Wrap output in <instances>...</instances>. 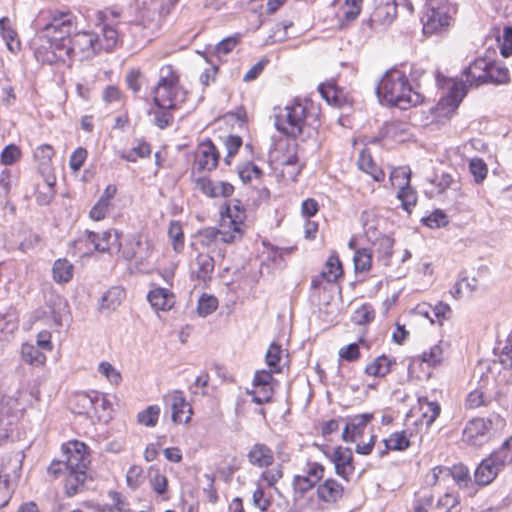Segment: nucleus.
Listing matches in <instances>:
<instances>
[{
	"mask_svg": "<svg viewBox=\"0 0 512 512\" xmlns=\"http://www.w3.org/2000/svg\"><path fill=\"white\" fill-rule=\"evenodd\" d=\"M99 53L98 33L91 31H75L68 39L64 48L65 58L69 61L89 60Z\"/></svg>",
	"mask_w": 512,
	"mask_h": 512,
	"instance_id": "obj_7",
	"label": "nucleus"
},
{
	"mask_svg": "<svg viewBox=\"0 0 512 512\" xmlns=\"http://www.w3.org/2000/svg\"><path fill=\"white\" fill-rule=\"evenodd\" d=\"M160 415V407L158 405H150L137 415V421L147 427H154Z\"/></svg>",
	"mask_w": 512,
	"mask_h": 512,
	"instance_id": "obj_45",
	"label": "nucleus"
},
{
	"mask_svg": "<svg viewBox=\"0 0 512 512\" xmlns=\"http://www.w3.org/2000/svg\"><path fill=\"white\" fill-rule=\"evenodd\" d=\"M77 30V17L69 10H54L50 13V21L42 28L39 39H52L56 48H63L68 39Z\"/></svg>",
	"mask_w": 512,
	"mask_h": 512,
	"instance_id": "obj_5",
	"label": "nucleus"
},
{
	"mask_svg": "<svg viewBox=\"0 0 512 512\" xmlns=\"http://www.w3.org/2000/svg\"><path fill=\"white\" fill-rule=\"evenodd\" d=\"M393 245L394 239L386 235L378 238L373 244L377 261L385 267L390 265L393 254Z\"/></svg>",
	"mask_w": 512,
	"mask_h": 512,
	"instance_id": "obj_24",
	"label": "nucleus"
},
{
	"mask_svg": "<svg viewBox=\"0 0 512 512\" xmlns=\"http://www.w3.org/2000/svg\"><path fill=\"white\" fill-rule=\"evenodd\" d=\"M21 157V150L15 144L7 145L1 152L0 161L8 166L17 162Z\"/></svg>",
	"mask_w": 512,
	"mask_h": 512,
	"instance_id": "obj_57",
	"label": "nucleus"
},
{
	"mask_svg": "<svg viewBox=\"0 0 512 512\" xmlns=\"http://www.w3.org/2000/svg\"><path fill=\"white\" fill-rule=\"evenodd\" d=\"M380 102L406 110L422 103L423 96L413 89L406 74L398 69L388 70L376 86Z\"/></svg>",
	"mask_w": 512,
	"mask_h": 512,
	"instance_id": "obj_1",
	"label": "nucleus"
},
{
	"mask_svg": "<svg viewBox=\"0 0 512 512\" xmlns=\"http://www.w3.org/2000/svg\"><path fill=\"white\" fill-rule=\"evenodd\" d=\"M502 56L509 57L512 55V27L506 26L503 30V42L500 47Z\"/></svg>",
	"mask_w": 512,
	"mask_h": 512,
	"instance_id": "obj_64",
	"label": "nucleus"
},
{
	"mask_svg": "<svg viewBox=\"0 0 512 512\" xmlns=\"http://www.w3.org/2000/svg\"><path fill=\"white\" fill-rule=\"evenodd\" d=\"M357 164H358L359 169L362 170L363 172L371 175L373 180H375L377 182H381L384 180L385 173L383 172V170L381 168H379L375 164V162L372 159V156L366 150H363L360 153Z\"/></svg>",
	"mask_w": 512,
	"mask_h": 512,
	"instance_id": "obj_27",
	"label": "nucleus"
},
{
	"mask_svg": "<svg viewBox=\"0 0 512 512\" xmlns=\"http://www.w3.org/2000/svg\"><path fill=\"white\" fill-rule=\"evenodd\" d=\"M144 481L143 469L141 466L133 465L126 473V482L132 490L137 489Z\"/></svg>",
	"mask_w": 512,
	"mask_h": 512,
	"instance_id": "obj_56",
	"label": "nucleus"
},
{
	"mask_svg": "<svg viewBox=\"0 0 512 512\" xmlns=\"http://www.w3.org/2000/svg\"><path fill=\"white\" fill-rule=\"evenodd\" d=\"M431 312L433 317L426 312L425 315L431 320L432 323L437 321L439 324H442L443 320H446L451 315V308L448 304L439 302L434 307L431 308Z\"/></svg>",
	"mask_w": 512,
	"mask_h": 512,
	"instance_id": "obj_55",
	"label": "nucleus"
},
{
	"mask_svg": "<svg viewBox=\"0 0 512 512\" xmlns=\"http://www.w3.org/2000/svg\"><path fill=\"white\" fill-rule=\"evenodd\" d=\"M488 402V397L483 391L478 389L471 391L466 398V406L471 409L486 406Z\"/></svg>",
	"mask_w": 512,
	"mask_h": 512,
	"instance_id": "obj_59",
	"label": "nucleus"
},
{
	"mask_svg": "<svg viewBox=\"0 0 512 512\" xmlns=\"http://www.w3.org/2000/svg\"><path fill=\"white\" fill-rule=\"evenodd\" d=\"M425 225L430 228L444 227L447 223V216L441 210H435L427 218L424 219Z\"/></svg>",
	"mask_w": 512,
	"mask_h": 512,
	"instance_id": "obj_61",
	"label": "nucleus"
},
{
	"mask_svg": "<svg viewBox=\"0 0 512 512\" xmlns=\"http://www.w3.org/2000/svg\"><path fill=\"white\" fill-rule=\"evenodd\" d=\"M64 48H56L52 39H46V44H41L35 48L34 55L37 61L44 64H55L59 61L66 62Z\"/></svg>",
	"mask_w": 512,
	"mask_h": 512,
	"instance_id": "obj_16",
	"label": "nucleus"
},
{
	"mask_svg": "<svg viewBox=\"0 0 512 512\" xmlns=\"http://www.w3.org/2000/svg\"><path fill=\"white\" fill-rule=\"evenodd\" d=\"M100 32L98 33V42L100 44V52L112 51L118 44L120 35L114 24L103 22L98 25Z\"/></svg>",
	"mask_w": 512,
	"mask_h": 512,
	"instance_id": "obj_19",
	"label": "nucleus"
},
{
	"mask_svg": "<svg viewBox=\"0 0 512 512\" xmlns=\"http://www.w3.org/2000/svg\"><path fill=\"white\" fill-rule=\"evenodd\" d=\"M219 152L210 139L201 142L195 155V167L197 171H212L219 162Z\"/></svg>",
	"mask_w": 512,
	"mask_h": 512,
	"instance_id": "obj_13",
	"label": "nucleus"
},
{
	"mask_svg": "<svg viewBox=\"0 0 512 512\" xmlns=\"http://www.w3.org/2000/svg\"><path fill=\"white\" fill-rule=\"evenodd\" d=\"M343 273L341 262L337 255H331L325 264L321 273L323 279L327 282H335Z\"/></svg>",
	"mask_w": 512,
	"mask_h": 512,
	"instance_id": "obj_38",
	"label": "nucleus"
},
{
	"mask_svg": "<svg viewBox=\"0 0 512 512\" xmlns=\"http://www.w3.org/2000/svg\"><path fill=\"white\" fill-rule=\"evenodd\" d=\"M506 420L499 414L487 418H473L467 422L462 440L469 446L482 447L497 438L505 429Z\"/></svg>",
	"mask_w": 512,
	"mask_h": 512,
	"instance_id": "obj_4",
	"label": "nucleus"
},
{
	"mask_svg": "<svg viewBox=\"0 0 512 512\" xmlns=\"http://www.w3.org/2000/svg\"><path fill=\"white\" fill-rule=\"evenodd\" d=\"M502 469L490 457L485 458L475 471V481L479 485L490 484Z\"/></svg>",
	"mask_w": 512,
	"mask_h": 512,
	"instance_id": "obj_21",
	"label": "nucleus"
},
{
	"mask_svg": "<svg viewBox=\"0 0 512 512\" xmlns=\"http://www.w3.org/2000/svg\"><path fill=\"white\" fill-rule=\"evenodd\" d=\"M86 239L99 252L112 253L114 249L119 250L121 247L120 234L116 230L104 231L101 234L86 231Z\"/></svg>",
	"mask_w": 512,
	"mask_h": 512,
	"instance_id": "obj_14",
	"label": "nucleus"
},
{
	"mask_svg": "<svg viewBox=\"0 0 512 512\" xmlns=\"http://www.w3.org/2000/svg\"><path fill=\"white\" fill-rule=\"evenodd\" d=\"M65 471L86 472L90 463L87 446L79 441H71L64 451Z\"/></svg>",
	"mask_w": 512,
	"mask_h": 512,
	"instance_id": "obj_11",
	"label": "nucleus"
},
{
	"mask_svg": "<svg viewBox=\"0 0 512 512\" xmlns=\"http://www.w3.org/2000/svg\"><path fill=\"white\" fill-rule=\"evenodd\" d=\"M148 301L155 310H168L174 305L173 294L165 288H156L147 295Z\"/></svg>",
	"mask_w": 512,
	"mask_h": 512,
	"instance_id": "obj_23",
	"label": "nucleus"
},
{
	"mask_svg": "<svg viewBox=\"0 0 512 512\" xmlns=\"http://www.w3.org/2000/svg\"><path fill=\"white\" fill-rule=\"evenodd\" d=\"M469 171L476 184L482 183L488 174V167L481 158H472L469 161Z\"/></svg>",
	"mask_w": 512,
	"mask_h": 512,
	"instance_id": "obj_48",
	"label": "nucleus"
},
{
	"mask_svg": "<svg viewBox=\"0 0 512 512\" xmlns=\"http://www.w3.org/2000/svg\"><path fill=\"white\" fill-rule=\"evenodd\" d=\"M87 150L85 148H77L70 156L69 166L73 171H79L87 158Z\"/></svg>",
	"mask_w": 512,
	"mask_h": 512,
	"instance_id": "obj_63",
	"label": "nucleus"
},
{
	"mask_svg": "<svg viewBox=\"0 0 512 512\" xmlns=\"http://www.w3.org/2000/svg\"><path fill=\"white\" fill-rule=\"evenodd\" d=\"M98 371L112 384L118 385L122 380L120 372L117 371L109 362H101L99 364Z\"/></svg>",
	"mask_w": 512,
	"mask_h": 512,
	"instance_id": "obj_58",
	"label": "nucleus"
},
{
	"mask_svg": "<svg viewBox=\"0 0 512 512\" xmlns=\"http://www.w3.org/2000/svg\"><path fill=\"white\" fill-rule=\"evenodd\" d=\"M394 359L388 358L386 355L378 356L374 361L365 368V373L374 377H385L391 371V366L395 365Z\"/></svg>",
	"mask_w": 512,
	"mask_h": 512,
	"instance_id": "obj_28",
	"label": "nucleus"
},
{
	"mask_svg": "<svg viewBox=\"0 0 512 512\" xmlns=\"http://www.w3.org/2000/svg\"><path fill=\"white\" fill-rule=\"evenodd\" d=\"M439 474L451 475L460 487L466 486L470 480L469 471L467 467L462 464L454 465L452 468L435 467L433 469L435 481L438 479Z\"/></svg>",
	"mask_w": 512,
	"mask_h": 512,
	"instance_id": "obj_26",
	"label": "nucleus"
},
{
	"mask_svg": "<svg viewBox=\"0 0 512 512\" xmlns=\"http://www.w3.org/2000/svg\"><path fill=\"white\" fill-rule=\"evenodd\" d=\"M373 419L371 413H364L354 416L348 424V428L351 429L352 434L356 439L362 436L365 427Z\"/></svg>",
	"mask_w": 512,
	"mask_h": 512,
	"instance_id": "obj_47",
	"label": "nucleus"
},
{
	"mask_svg": "<svg viewBox=\"0 0 512 512\" xmlns=\"http://www.w3.org/2000/svg\"><path fill=\"white\" fill-rule=\"evenodd\" d=\"M486 84H506L510 80L509 70L506 66L489 61V68L487 69Z\"/></svg>",
	"mask_w": 512,
	"mask_h": 512,
	"instance_id": "obj_32",
	"label": "nucleus"
},
{
	"mask_svg": "<svg viewBox=\"0 0 512 512\" xmlns=\"http://www.w3.org/2000/svg\"><path fill=\"white\" fill-rule=\"evenodd\" d=\"M74 267L67 259H57L52 267L53 279L57 283H67L73 278Z\"/></svg>",
	"mask_w": 512,
	"mask_h": 512,
	"instance_id": "obj_33",
	"label": "nucleus"
},
{
	"mask_svg": "<svg viewBox=\"0 0 512 512\" xmlns=\"http://www.w3.org/2000/svg\"><path fill=\"white\" fill-rule=\"evenodd\" d=\"M241 41V34L236 33L221 40L214 47V53L218 56L229 54Z\"/></svg>",
	"mask_w": 512,
	"mask_h": 512,
	"instance_id": "obj_46",
	"label": "nucleus"
},
{
	"mask_svg": "<svg viewBox=\"0 0 512 512\" xmlns=\"http://www.w3.org/2000/svg\"><path fill=\"white\" fill-rule=\"evenodd\" d=\"M426 13L422 17L423 33L432 35L447 30L457 13V5L448 0L425 1Z\"/></svg>",
	"mask_w": 512,
	"mask_h": 512,
	"instance_id": "obj_6",
	"label": "nucleus"
},
{
	"mask_svg": "<svg viewBox=\"0 0 512 512\" xmlns=\"http://www.w3.org/2000/svg\"><path fill=\"white\" fill-rule=\"evenodd\" d=\"M93 412L98 415L99 418L105 417L112 410V403L107 397L99 392H93Z\"/></svg>",
	"mask_w": 512,
	"mask_h": 512,
	"instance_id": "obj_49",
	"label": "nucleus"
},
{
	"mask_svg": "<svg viewBox=\"0 0 512 512\" xmlns=\"http://www.w3.org/2000/svg\"><path fill=\"white\" fill-rule=\"evenodd\" d=\"M242 222L237 221L231 214L230 208H227V216L223 217L221 229L208 227L200 231L199 243L204 247H210L217 242L233 243L242 238Z\"/></svg>",
	"mask_w": 512,
	"mask_h": 512,
	"instance_id": "obj_8",
	"label": "nucleus"
},
{
	"mask_svg": "<svg viewBox=\"0 0 512 512\" xmlns=\"http://www.w3.org/2000/svg\"><path fill=\"white\" fill-rule=\"evenodd\" d=\"M168 234L173 243V248L176 252H180L184 247V234L179 222H171Z\"/></svg>",
	"mask_w": 512,
	"mask_h": 512,
	"instance_id": "obj_52",
	"label": "nucleus"
},
{
	"mask_svg": "<svg viewBox=\"0 0 512 512\" xmlns=\"http://www.w3.org/2000/svg\"><path fill=\"white\" fill-rule=\"evenodd\" d=\"M125 297V290L119 286L111 287L101 297L99 302V309L101 311H113L123 301Z\"/></svg>",
	"mask_w": 512,
	"mask_h": 512,
	"instance_id": "obj_25",
	"label": "nucleus"
},
{
	"mask_svg": "<svg viewBox=\"0 0 512 512\" xmlns=\"http://www.w3.org/2000/svg\"><path fill=\"white\" fill-rule=\"evenodd\" d=\"M74 412L77 414H90L93 410V392L91 394L80 393L74 398Z\"/></svg>",
	"mask_w": 512,
	"mask_h": 512,
	"instance_id": "obj_50",
	"label": "nucleus"
},
{
	"mask_svg": "<svg viewBox=\"0 0 512 512\" xmlns=\"http://www.w3.org/2000/svg\"><path fill=\"white\" fill-rule=\"evenodd\" d=\"M444 359V351L441 343L435 344L421 354V361L427 363L429 366H437L442 363Z\"/></svg>",
	"mask_w": 512,
	"mask_h": 512,
	"instance_id": "obj_44",
	"label": "nucleus"
},
{
	"mask_svg": "<svg viewBox=\"0 0 512 512\" xmlns=\"http://www.w3.org/2000/svg\"><path fill=\"white\" fill-rule=\"evenodd\" d=\"M23 459L24 455L20 452L7 454L2 457L0 467V495L2 493L4 495L0 505H5L8 502L9 492H4V490H8L9 484L19 479Z\"/></svg>",
	"mask_w": 512,
	"mask_h": 512,
	"instance_id": "obj_10",
	"label": "nucleus"
},
{
	"mask_svg": "<svg viewBox=\"0 0 512 512\" xmlns=\"http://www.w3.org/2000/svg\"><path fill=\"white\" fill-rule=\"evenodd\" d=\"M151 154V146L143 140H138L137 145L130 150L122 152L121 158L128 162H136L138 158H146Z\"/></svg>",
	"mask_w": 512,
	"mask_h": 512,
	"instance_id": "obj_39",
	"label": "nucleus"
},
{
	"mask_svg": "<svg viewBox=\"0 0 512 512\" xmlns=\"http://www.w3.org/2000/svg\"><path fill=\"white\" fill-rule=\"evenodd\" d=\"M419 410L421 412L422 420L429 427L440 415L441 407L437 402L429 401L426 397L418 399Z\"/></svg>",
	"mask_w": 512,
	"mask_h": 512,
	"instance_id": "obj_30",
	"label": "nucleus"
},
{
	"mask_svg": "<svg viewBox=\"0 0 512 512\" xmlns=\"http://www.w3.org/2000/svg\"><path fill=\"white\" fill-rule=\"evenodd\" d=\"M489 61L486 58L475 59L463 72L465 81L447 79L439 72L436 75L437 85L441 88L447 86L448 93L442 97L440 104L448 106L451 112H454L466 96L468 87H478L486 84L487 69Z\"/></svg>",
	"mask_w": 512,
	"mask_h": 512,
	"instance_id": "obj_2",
	"label": "nucleus"
},
{
	"mask_svg": "<svg viewBox=\"0 0 512 512\" xmlns=\"http://www.w3.org/2000/svg\"><path fill=\"white\" fill-rule=\"evenodd\" d=\"M142 247L141 237L138 234L130 235L125 243H121V247L118 250L126 260L139 259L142 260L144 257L140 253Z\"/></svg>",
	"mask_w": 512,
	"mask_h": 512,
	"instance_id": "obj_29",
	"label": "nucleus"
},
{
	"mask_svg": "<svg viewBox=\"0 0 512 512\" xmlns=\"http://www.w3.org/2000/svg\"><path fill=\"white\" fill-rule=\"evenodd\" d=\"M308 102L295 100L291 105L286 106L284 110L275 117V127L283 134L296 138L305 125L307 118Z\"/></svg>",
	"mask_w": 512,
	"mask_h": 512,
	"instance_id": "obj_9",
	"label": "nucleus"
},
{
	"mask_svg": "<svg viewBox=\"0 0 512 512\" xmlns=\"http://www.w3.org/2000/svg\"><path fill=\"white\" fill-rule=\"evenodd\" d=\"M155 107L178 108L186 101L187 92L180 85L178 73L172 65H164L159 70V80L151 90Z\"/></svg>",
	"mask_w": 512,
	"mask_h": 512,
	"instance_id": "obj_3",
	"label": "nucleus"
},
{
	"mask_svg": "<svg viewBox=\"0 0 512 512\" xmlns=\"http://www.w3.org/2000/svg\"><path fill=\"white\" fill-rule=\"evenodd\" d=\"M353 262L357 273L369 271L372 264V252L366 248L357 249L354 253Z\"/></svg>",
	"mask_w": 512,
	"mask_h": 512,
	"instance_id": "obj_42",
	"label": "nucleus"
},
{
	"mask_svg": "<svg viewBox=\"0 0 512 512\" xmlns=\"http://www.w3.org/2000/svg\"><path fill=\"white\" fill-rule=\"evenodd\" d=\"M172 420L178 424H186L190 421L192 407L184 398L182 392L175 391L171 396Z\"/></svg>",
	"mask_w": 512,
	"mask_h": 512,
	"instance_id": "obj_17",
	"label": "nucleus"
},
{
	"mask_svg": "<svg viewBox=\"0 0 512 512\" xmlns=\"http://www.w3.org/2000/svg\"><path fill=\"white\" fill-rule=\"evenodd\" d=\"M238 176L243 183H249L252 179H259L263 172L253 162L247 161L237 167Z\"/></svg>",
	"mask_w": 512,
	"mask_h": 512,
	"instance_id": "obj_41",
	"label": "nucleus"
},
{
	"mask_svg": "<svg viewBox=\"0 0 512 512\" xmlns=\"http://www.w3.org/2000/svg\"><path fill=\"white\" fill-rule=\"evenodd\" d=\"M34 156L40 161L41 165L46 166L50 163L54 156V149L48 144L40 145L36 148Z\"/></svg>",
	"mask_w": 512,
	"mask_h": 512,
	"instance_id": "obj_62",
	"label": "nucleus"
},
{
	"mask_svg": "<svg viewBox=\"0 0 512 512\" xmlns=\"http://www.w3.org/2000/svg\"><path fill=\"white\" fill-rule=\"evenodd\" d=\"M317 495L324 502L335 503L342 497L343 487L336 480L329 478L318 486Z\"/></svg>",
	"mask_w": 512,
	"mask_h": 512,
	"instance_id": "obj_22",
	"label": "nucleus"
},
{
	"mask_svg": "<svg viewBox=\"0 0 512 512\" xmlns=\"http://www.w3.org/2000/svg\"><path fill=\"white\" fill-rule=\"evenodd\" d=\"M36 319L40 320L43 318H49L52 320L53 325L55 327L62 326V316L60 310L54 306L47 305L44 308H41L35 312Z\"/></svg>",
	"mask_w": 512,
	"mask_h": 512,
	"instance_id": "obj_51",
	"label": "nucleus"
},
{
	"mask_svg": "<svg viewBox=\"0 0 512 512\" xmlns=\"http://www.w3.org/2000/svg\"><path fill=\"white\" fill-rule=\"evenodd\" d=\"M218 307V300L212 295L203 294L197 306V311L200 316H207L213 313Z\"/></svg>",
	"mask_w": 512,
	"mask_h": 512,
	"instance_id": "obj_53",
	"label": "nucleus"
},
{
	"mask_svg": "<svg viewBox=\"0 0 512 512\" xmlns=\"http://www.w3.org/2000/svg\"><path fill=\"white\" fill-rule=\"evenodd\" d=\"M385 450L380 452V456L386 454L387 450L402 451L410 446V441L404 431L394 432L387 439L383 440Z\"/></svg>",
	"mask_w": 512,
	"mask_h": 512,
	"instance_id": "obj_34",
	"label": "nucleus"
},
{
	"mask_svg": "<svg viewBox=\"0 0 512 512\" xmlns=\"http://www.w3.org/2000/svg\"><path fill=\"white\" fill-rule=\"evenodd\" d=\"M374 10L369 19L364 22L370 29L385 27L393 22L397 15V5L395 0H372Z\"/></svg>",
	"mask_w": 512,
	"mask_h": 512,
	"instance_id": "obj_12",
	"label": "nucleus"
},
{
	"mask_svg": "<svg viewBox=\"0 0 512 512\" xmlns=\"http://www.w3.org/2000/svg\"><path fill=\"white\" fill-rule=\"evenodd\" d=\"M283 477V468L277 465L274 468L267 469L262 472L261 478L266 481L269 487H274L275 484Z\"/></svg>",
	"mask_w": 512,
	"mask_h": 512,
	"instance_id": "obj_60",
	"label": "nucleus"
},
{
	"mask_svg": "<svg viewBox=\"0 0 512 512\" xmlns=\"http://www.w3.org/2000/svg\"><path fill=\"white\" fill-rule=\"evenodd\" d=\"M156 110L150 109L148 114L153 116V124L159 129H165L171 126L174 122V116L171 113L176 108H163L156 107Z\"/></svg>",
	"mask_w": 512,
	"mask_h": 512,
	"instance_id": "obj_37",
	"label": "nucleus"
},
{
	"mask_svg": "<svg viewBox=\"0 0 512 512\" xmlns=\"http://www.w3.org/2000/svg\"><path fill=\"white\" fill-rule=\"evenodd\" d=\"M397 198L401 201L402 208L407 212H410L412 207L416 205L417 194L409 185V178H407L406 185L401 187L398 191Z\"/></svg>",
	"mask_w": 512,
	"mask_h": 512,
	"instance_id": "obj_40",
	"label": "nucleus"
},
{
	"mask_svg": "<svg viewBox=\"0 0 512 512\" xmlns=\"http://www.w3.org/2000/svg\"><path fill=\"white\" fill-rule=\"evenodd\" d=\"M214 267L215 261L212 256L205 253H199L192 264V275L202 282L210 281L214 272Z\"/></svg>",
	"mask_w": 512,
	"mask_h": 512,
	"instance_id": "obj_18",
	"label": "nucleus"
},
{
	"mask_svg": "<svg viewBox=\"0 0 512 512\" xmlns=\"http://www.w3.org/2000/svg\"><path fill=\"white\" fill-rule=\"evenodd\" d=\"M493 459L498 466L503 469L506 465L512 463V436L506 439L501 447L490 454L489 456Z\"/></svg>",
	"mask_w": 512,
	"mask_h": 512,
	"instance_id": "obj_35",
	"label": "nucleus"
},
{
	"mask_svg": "<svg viewBox=\"0 0 512 512\" xmlns=\"http://www.w3.org/2000/svg\"><path fill=\"white\" fill-rule=\"evenodd\" d=\"M375 311L372 305L365 303L354 311L351 321L356 325H365L374 320Z\"/></svg>",
	"mask_w": 512,
	"mask_h": 512,
	"instance_id": "obj_43",
	"label": "nucleus"
},
{
	"mask_svg": "<svg viewBox=\"0 0 512 512\" xmlns=\"http://www.w3.org/2000/svg\"><path fill=\"white\" fill-rule=\"evenodd\" d=\"M21 355L26 363L34 366H41L46 361V356L40 351V348L29 343L22 345Z\"/></svg>",
	"mask_w": 512,
	"mask_h": 512,
	"instance_id": "obj_36",
	"label": "nucleus"
},
{
	"mask_svg": "<svg viewBox=\"0 0 512 512\" xmlns=\"http://www.w3.org/2000/svg\"><path fill=\"white\" fill-rule=\"evenodd\" d=\"M250 464L257 467H268L274 461V454L271 448L263 443L254 444L248 452Z\"/></svg>",
	"mask_w": 512,
	"mask_h": 512,
	"instance_id": "obj_20",
	"label": "nucleus"
},
{
	"mask_svg": "<svg viewBox=\"0 0 512 512\" xmlns=\"http://www.w3.org/2000/svg\"><path fill=\"white\" fill-rule=\"evenodd\" d=\"M242 145V139L240 136L238 135H228L227 137H225L224 139V146L227 150V155L226 157L224 158V161L227 165H230L231 163V158L234 157L239 148L241 147Z\"/></svg>",
	"mask_w": 512,
	"mask_h": 512,
	"instance_id": "obj_54",
	"label": "nucleus"
},
{
	"mask_svg": "<svg viewBox=\"0 0 512 512\" xmlns=\"http://www.w3.org/2000/svg\"><path fill=\"white\" fill-rule=\"evenodd\" d=\"M66 480H65V492L66 495L72 497L79 493L81 489L84 487L85 481L87 479L86 472H75V471H66Z\"/></svg>",
	"mask_w": 512,
	"mask_h": 512,
	"instance_id": "obj_31",
	"label": "nucleus"
},
{
	"mask_svg": "<svg viewBox=\"0 0 512 512\" xmlns=\"http://www.w3.org/2000/svg\"><path fill=\"white\" fill-rule=\"evenodd\" d=\"M331 460L335 465L336 474L348 481L355 469L352 450L339 446L334 449Z\"/></svg>",
	"mask_w": 512,
	"mask_h": 512,
	"instance_id": "obj_15",
	"label": "nucleus"
}]
</instances>
